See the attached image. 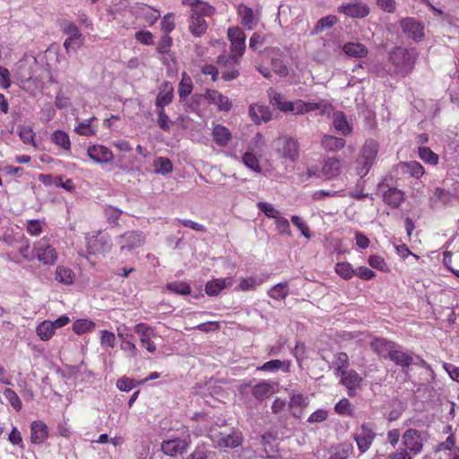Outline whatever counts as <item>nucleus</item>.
<instances>
[{"label":"nucleus","mask_w":459,"mask_h":459,"mask_svg":"<svg viewBox=\"0 0 459 459\" xmlns=\"http://www.w3.org/2000/svg\"><path fill=\"white\" fill-rule=\"evenodd\" d=\"M417 56V52L413 48H395L389 55L392 67L389 68L388 73L398 76H406L412 71Z\"/></svg>","instance_id":"obj_1"},{"label":"nucleus","mask_w":459,"mask_h":459,"mask_svg":"<svg viewBox=\"0 0 459 459\" xmlns=\"http://www.w3.org/2000/svg\"><path fill=\"white\" fill-rule=\"evenodd\" d=\"M227 34L230 42V55L218 56L217 63L222 67L238 64L246 50V34L240 28H229Z\"/></svg>","instance_id":"obj_2"},{"label":"nucleus","mask_w":459,"mask_h":459,"mask_svg":"<svg viewBox=\"0 0 459 459\" xmlns=\"http://www.w3.org/2000/svg\"><path fill=\"white\" fill-rule=\"evenodd\" d=\"M272 148L283 161L295 162L299 157V143L293 137L281 135L272 142Z\"/></svg>","instance_id":"obj_3"},{"label":"nucleus","mask_w":459,"mask_h":459,"mask_svg":"<svg viewBox=\"0 0 459 459\" xmlns=\"http://www.w3.org/2000/svg\"><path fill=\"white\" fill-rule=\"evenodd\" d=\"M215 13V8L211 4H204L202 7H196L191 10L188 30L195 37H201L207 30V22L204 16H212Z\"/></svg>","instance_id":"obj_4"},{"label":"nucleus","mask_w":459,"mask_h":459,"mask_svg":"<svg viewBox=\"0 0 459 459\" xmlns=\"http://www.w3.org/2000/svg\"><path fill=\"white\" fill-rule=\"evenodd\" d=\"M379 150V144L373 139L367 140L362 146L360 155L358 159L359 166L358 167V174L365 177L373 166Z\"/></svg>","instance_id":"obj_5"},{"label":"nucleus","mask_w":459,"mask_h":459,"mask_svg":"<svg viewBox=\"0 0 459 459\" xmlns=\"http://www.w3.org/2000/svg\"><path fill=\"white\" fill-rule=\"evenodd\" d=\"M405 450L413 455H419L423 450L424 442L427 440V434L416 429H408L402 437Z\"/></svg>","instance_id":"obj_6"},{"label":"nucleus","mask_w":459,"mask_h":459,"mask_svg":"<svg viewBox=\"0 0 459 459\" xmlns=\"http://www.w3.org/2000/svg\"><path fill=\"white\" fill-rule=\"evenodd\" d=\"M208 436L213 445L219 448H235L241 445L242 435L239 432L232 431L230 433H218L209 430Z\"/></svg>","instance_id":"obj_7"},{"label":"nucleus","mask_w":459,"mask_h":459,"mask_svg":"<svg viewBox=\"0 0 459 459\" xmlns=\"http://www.w3.org/2000/svg\"><path fill=\"white\" fill-rule=\"evenodd\" d=\"M87 249L90 254L105 253L112 247L111 237L107 233L98 232L86 238Z\"/></svg>","instance_id":"obj_8"},{"label":"nucleus","mask_w":459,"mask_h":459,"mask_svg":"<svg viewBox=\"0 0 459 459\" xmlns=\"http://www.w3.org/2000/svg\"><path fill=\"white\" fill-rule=\"evenodd\" d=\"M375 437L376 434L369 423L361 424L359 429L353 435V439L360 453H365L370 448Z\"/></svg>","instance_id":"obj_9"},{"label":"nucleus","mask_w":459,"mask_h":459,"mask_svg":"<svg viewBox=\"0 0 459 459\" xmlns=\"http://www.w3.org/2000/svg\"><path fill=\"white\" fill-rule=\"evenodd\" d=\"M145 241V237L141 231L131 230L119 235L116 238L117 244L120 247V251H130L133 248L141 247Z\"/></svg>","instance_id":"obj_10"},{"label":"nucleus","mask_w":459,"mask_h":459,"mask_svg":"<svg viewBox=\"0 0 459 459\" xmlns=\"http://www.w3.org/2000/svg\"><path fill=\"white\" fill-rule=\"evenodd\" d=\"M401 27L407 37L412 40L419 42L424 39V24L415 18L407 17L403 19Z\"/></svg>","instance_id":"obj_11"},{"label":"nucleus","mask_w":459,"mask_h":459,"mask_svg":"<svg viewBox=\"0 0 459 459\" xmlns=\"http://www.w3.org/2000/svg\"><path fill=\"white\" fill-rule=\"evenodd\" d=\"M338 13L354 19H362L368 15L369 7L360 0L342 4L337 8Z\"/></svg>","instance_id":"obj_12"},{"label":"nucleus","mask_w":459,"mask_h":459,"mask_svg":"<svg viewBox=\"0 0 459 459\" xmlns=\"http://www.w3.org/2000/svg\"><path fill=\"white\" fill-rule=\"evenodd\" d=\"M36 256L43 264H54L57 260L56 249L48 245L45 240H40L34 247Z\"/></svg>","instance_id":"obj_13"},{"label":"nucleus","mask_w":459,"mask_h":459,"mask_svg":"<svg viewBox=\"0 0 459 459\" xmlns=\"http://www.w3.org/2000/svg\"><path fill=\"white\" fill-rule=\"evenodd\" d=\"M204 98L209 104L216 106L219 111L229 112L232 108L230 99L216 90H206Z\"/></svg>","instance_id":"obj_14"},{"label":"nucleus","mask_w":459,"mask_h":459,"mask_svg":"<svg viewBox=\"0 0 459 459\" xmlns=\"http://www.w3.org/2000/svg\"><path fill=\"white\" fill-rule=\"evenodd\" d=\"M189 444L184 438H171L161 443V451L168 456H177L186 451Z\"/></svg>","instance_id":"obj_15"},{"label":"nucleus","mask_w":459,"mask_h":459,"mask_svg":"<svg viewBox=\"0 0 459 459\" xmlns=\"http://www.w3.org/2000/svg\"><path fill=\"white\" fill-rule=\"evenodd\" d=\"M87 153L93 161L100 164L108 163L114 159L112 151L101 144L90 146L87 150Z\"/></svg>","instance_id":"obj_16"},{"label":"nucleus","mask_w":459,"mask_h":459,"mask_svg":"<svg viewBox=\"0 0 459 459\" xmlns=\"http://www.w3.org/2000/svg\"><path fill=\"white\" fill-rule=\"evenodd\" d=\"M338 376L342 377V384L348 389V394L354 396L361 385L362 377L353 369L342 371Z\"/></svg>","instance_id":"obj_17"},{"label":"nucleus","mask_w":459,"mask_h":459,"mask_svg":"<svg viewBox=\"0 0 459 459\" xmlns=\"http://www.w3.org/2000/svg\"><path fill=\"white\" fill-rule=\"evenodd\" d=\"M333 126L342 136L351 134L353 130L351 119L342 111H335L333 113Z\"/></svg>","instance_id":"obj_18"},{"label":"nucleus","mask_w":459,"mask_h":459,"mask_svg":"<svg viewBox=\"0 0 459 459\" xmlns=\"http://www.w3.org/2000/svg\"><path fill=\"white\" fill-rule=\"evenodd\" d=\"M134 330L140 335V341L146 350L150 353H154L156 351V345L151 341V338L154 335L153 329L144 323H139L134 325Z\"/></svg>","instance_id":"obj_19"},{"label":"nucleus","mask_w":459,"mask_h":459,"mask_svg":"<svg viewBox=\"0 0 459 459\" xmlns=\"http://www.w3.org/2000/svg\"><path fill=\"white\" fill-rule=\"evenodd\" d=\"M48 437V428L42 420H34L30 424V441L32 444L40 445Z\"/></svg>","instance_id":"obj_20"},{"label":"nucleus","mask_w":459,"mask_h":459,"mask_svg":"<svg viewBox=\"0 0 459 459\" xmlns=\"http://www.w3.org/2000/svg\"><path fill=\"white\" fill-rule=\"evenodd\" d=\"M233 283L232 277L213 279L205 284V292L208 296H217L223 290L231 287Z\"/></svg>","instance_id":"obj_21"},{"label":"nucleus","mask_w":459,"mask_h":459,"mask_svg":"<svg viewBox=\"0 0 459 459\" xmlns=\"http://www.w3.org/2000/svg\"><path fill=\"white\" fill-rule=\"evenodd\" d=\"M396 342L388 341L385 338H375L371 343V350L383 357L390 356V353L395 348Z\"/></svg>","instance_id":"obj_22"},{"label":"nucleus","mask_w":459,"mask_h":459,"mask_svg":"<svg viewBox=\"0 0 459 459\" xmlns=\"http://www.w3.org/2000/svg\"><path fill=\"white\" fill-rule=\"evenodd\" d=\"M341 173L340 160L334 157L328 158L325 160L322 167V174L326 179H333Z\"/></svg>","instance_id":"obj_23"},{"label":"nucleus","mask_w":459,"mask_h":459,"mask_svg":"<svg viewBox=\"0 0 459 459\" xmlns=\"http://www.w3.org/2000/svg\"><path fill=\"white\" fill-rule=\"evenodd\" d=\"M389 359L396 365L402 368H408L413 363V356L401 350V346L396 343L395 348L390 353Z\"/></svg>","instance_id":"obj_24"},{"label":"nucleus","mask_w":459,"mask_h":459,"mask_svg":"<svg viewBox=\"0 0 459 459\" xmlns=\"http://www.w3.org/2000/svg\"><path fill=\"white\" fill-rule=\"evenodd\" d=\"M346 141L343 138L325 134L322 137L321 146L325 152H336L344 148Z\"/></svg>","instance_id":"obj_25"},{"label":"nucleus","mask_w":459,"mask_h":459,"mask_svg":"<svg viewBox=\"0 0 459 459\" xmlns=\"http://www.w3.org/2000/svg\"><path fill=\"white\" fill-rule=\"evenodd\" d=\"M290 360L272 359L257 367V370L264 372H277L281 370L285 373L290 370Z\"/></svg>","instance_id":"obj_26"},{"label":"nucleus","mask_w":459,"mask_h":459,"mask_svg":"<svg viewBox=\"0 0 459 459\" xmlns=\"http://www.w3.org/2000/svg\"><path fill=\"white\" fill-rule=\"evenodd\" d=\"M385 203L392 208H398L404 201V193L396 188L389 187L383 195Z\"/></svg>","instance_id":"obj_27"},{"label":"nucleus","mask_w":459,"mask_h":459,"mask_svg":"<svg viewBox=\"0 0 459 459\" xmlns=\"http://www.w3.org/2000/svg\"><path fill=\"white\" fill-rule=\"evenodd\" d=\"M453 195L450 191L441 187L435 188L433 195L430 197L432 206H446L452 202Z\"/></svg>","instance_id":"obj_28"},{"label":"nucleus","mask_w":459,"mask_h":459,"mask_svg":"<svg viewBox=\"0 0 459 459\" xmlns=\"http://www.w3.org/2000/svg\"><path fill=\"white\" fill-rule=\"evenodd\" d=\"M268 97L270 104L275 106L282 112H290V108H292V101L286 100L281 93L273 89H270L268 91Z\"/></svg>","instance_id":"obj_29"},{"label":"nucleus","mask_w":459,"mask_h":459,"mask_svg":"<svg viewBox=\"0 0 459 459\" xmlns=\"http://www.w3.org/2000/svg\"><path fill=\"white\" fill-rule=\"evenodd\" d=\"M251 393L255 399L263 401L273 393V386L270 382L262 380L252 387Z\"/></svg>","instance_id":"obj_30"},{"label":"nucleus","mask_w":459,"mask_h":459,"mask_svg":"<svg viewBox=\"0 0 459 459\" xmlns=\"http://www.w3.org/2000/svg\"><path fill=\"white\" fill-rule=\"evenodd\" d=\"M212 137L219 146H226L231 139V133L222 125H215L212 128Z\"/></svg>","instance_id":"obj_31"},{"label":"nucleus","mask_w":459,"mask_h":459,"mask_svg":"<svg viewBox=\"0 0 459 459\" xmlns=\"http://www.w3.org/2000/svg\"><path fill=\"white\" fill-rule=\"evenodd\" d=\"M342 49L348 56L357 58L364 57L368 54L367 48L363 44L358 42L346 43Z\"/></svg>","instance_id":"obj_32"},{"label":"nucleus","mask_w":459,"mask_h":459,"mask_svg":"<svg viewBox=\"0 0 459 459\" xmlns=\"http://www.w3.org/2000/svg\"><path fill=\"white\" fill-rule=\"evenodd\" d=\"M61 30L64 34L67 35V39L82 42V34L75 23L69 21H64L61 23Z\"/></svg>","instance_id":"obj_33"},{"label":"nucleus","mask_w":459,"mask_h":459,"mask_svg":"<svg viewBox=\"0 0 459 459\" xmlns=\"http://www.w3.org/2000/svg\"><path fill=\"white\" fill-rule=\"evenodd\" d=\"M165 90L159 92L155 105L157 108H165L169 104H170L173 100V88L168 82L165 83Z\"/></svg>","instance_id":"obj_34"},{"label":"nucleus","mask_w":459,"mask_h":459,"mask_svg":"<svg viewBox=\"0 0 459 459\" xmlns=\"http://www.w3.org/2000/svg\"><path fill=\"white\" fill-rule=\"evenodd\" d=\"M74 272L68 267L57 266L56 269L55 279L62 284H72L74 281Z\"/></svg>","instance_id":"obj_35"},{"label":"nucleus","mask_w":459,"mask_h":459,"mask_svg":"<svg viewBox=\"0 0 459 459\" xmlns=\"http://www.w3.org/2000/svg\"><path fill=\"white\" fill-rule=\"evenodd\" d=\"M51 141L63 150L69 151L71 149V141L69 135L63 130H56L51 134Z\"/></svg>","instance_id":"obj_36"},{"label":"nucleus","mask_w":459,"mask_h":459,"mask_svg":"<svg viewBox=\"0 0 459 459\" xmlns=\"http://www.w3.org/2000/svg\"><path fill=\"white\" fill-rule=\"evenodd\" d=\"M270 298L276 300H282L289 295V285L287 281L279 282L268 290Z\"/></svg>","instance_id":"obj_37"},{"label":"nucleus","mask_w":459,"mask_h":459,"mask_svg":"<svg viewBox=\"0 0 459 459\" xmlns=\"http://www.w3.org/2000/svg\"><path fill=\"white\" fill-rule=\"evenodd\" d=\"M352 451V445L341 444L333 448L328 459H347Z\"/></svg>","instance_id":"obj_38"},{"label":"nucleus","mask_w":459,"mask_h":459,"mask_svg":"<svg viewBox=\"0 0 459 459\" xmlns=\"http://www.w3.org/2000/svg\"><path fill=\"white\" fill-rule=\"evenodd\" d=\"M36 333L41 341H48L55 334L56 331L50 321L45 320L37 326Z\"/></svg>","instance_id":"obj_39"},{"label":"nucleus","mask_w":459,"mask_h":459,"mask_svg":"<svg viewBox=\"0 0 459 459\" xmlns=\"http://www.w3.org/2000/svg\"><path fill=\"white\" fill-rule=\"evenodd\" d=\"M104 216L107 220V222L112 227H116L118 225V221L122 214V211L112 205H106L104 207Z\"/></svg>","instance_id":"obj_40"},{"label":"nucleus","mask_w":459,"mask_h":459,"mask_svg":"<svg viewBox=\"0 0 459 459\" xmlns=\"http://www.w3.org/2000/svg\"><path fill=\"white\" fill-rule=\"evenodd\" d=\"M0 241H3L4 244L8 246L14 247L19 242V238L15 236L13 229L12 227H1Z\"/></svg>","instance_id":"obj_41"},{"label":"nucleus","mask_w":459,"mask_h":459,"mask_svg":"<svg viewBox=\"0 0 459 459\" xmlns=\"http://www.w3.org/2000/svg\"><path fill=\"white\" fill-rule=\"evenodd\" d=\"M154 170L158 174L165 175L172 172L173 165L169 159L160 157L153 162Z\"/></svg>","instance_id":"obj_42"},{"label":"nucleus","mask_w":459,"mask_h":459,"mask_svg":"<svg viewBox=\"0 0 459 459\" xmlns=\"http://www.w3.org/2000/svg\"><path fill=\"white\" fill-rule=\"evenodd\" d=\"M402 169L404 173H408L415 178H420L424 174L423 167L417 161L403 163Z\"/></svg>","instance_id":"obj_43"},{"label":"nucleus","mask_w":459,"mask_h":459,"mask_svg":"<svg viewBox=\"0 0 459 459\" xmlns=\"http://www.w3.org/2000/svg\"><path fill=\"white\" fill-rule=\"evenodd\" d=\"M242 161L249 169L256 173L262 172L259 160L253 152H246L242 156Z\"/></svg>","instance_id":"obj_44"},{"label":"nucleus","mask_w":459,"mask_h":459,"mask_svg":"<svg viewBox=\"0 0 459 459\" xmlns=\"http://www.w3.org/2000/svg\"><path fill=\"white\" fill-rule=\"evenodd\" d=\"M333 364L335 367V373L338 376L342 373V371H346L349 368V356L345 352H338L334 356Z\"/></svg>","instance_id":"obj_45"},{"label":"nucleus","mask_w":459,"mask_h":459,"mask_svg":"<svg viewBox=\"0 0 459 459\" xmlns=\"http://www.w3.org/2000/svg\"><path fill=\"white\" fill-rule=\"evenodd\" d=\"M96 119L97 118L95 117H91L85 121L80 122L78 126H75L74 132L83 136L94 135L96 131L92 128L91 123Z\"/></svg>","instance_id":"obj_46"},{"label":"nucleus","mask_w":459,"mask_h":459,"mask_svg":"<svg viewBox=\"0 0 459 459\" xmlns=\"http://www.w3.org/2000/svg\"><path fill=\"white\" fill-rule=\"evenodd\" d=\"M306 108L307 113L319 110L321 115H326L332 111L333 107L324 100L320 102L306 101Z\"/></svg>","instance_id":"obj_47"},{"label":"nucleus","mask_w":459,"mask_h":459,"mask_svg":"<svg viewBox=\"0 0 459 459\" xmlns=\"http://www.w3.org/2000/svg\"><path fill=\"white\" fill-rule=\"evenodd\" d=\"M95 323L88 319H78L73 324V331L77 334H83L91 332Z\"/></svg>","instance_id":"obj_48"},{"label":"nucleus","mask_w":459,"mask_h":459,"mask_svg":"<svg viewBox=\"0 0 459 459\" xmlns=\"http://www.w3.org/2000/svg\"><path fill=\"white\" fill-rule=\"evenodd\" d=\"M192 80L189 76L184 74L178 85V95L180 100H183L185 98H186L192 92Z\"/></svg>","instance_id":"obj_49"},{"label":"nucleus","mask_w":459,"mask_h":459,"mask_svg":"<svg viewBox=\"0 0 459 459\" xmlns=\"http://www.w3.org/2000/svg\"><path fill=\"white\" fill-rule=\"evenodd\" d=\"M239 13L241 15L242 25L247 27L248 30H252L256 24L253 10L248 7H243L239 10Z\"/></svg>","instance_id":"obj_50"},{"label":"nucleus","mask_w":459,"mask_h":459,"mask_svg":"<svg viewBox=\"0 0 459 459\" xmlns=\"http://www.w3.org/2000/svg\"><path fill=\"white\" fill-rule=\"evenodd\" d=\"M3 394L5 400L12 405V407L16 411H21L22 407V403L18 394L13 389L5 388Z\"/></svg>","instance_id":"obj_51"},{"label":"nucleus","mask_w":459,"mask_h":459,"mask_svg":"<svg viewBox=\"0 0 459 459\" xmlns=\"http://www.w3.org/2000/svg\"><path fill=\"white\" fill-rule=\"evenodd\" d=\"M167 289L176 294L188 295L191 292L189 284L184 281H172L168 283Z\"/></svg>","instance_id":"obj_52"},{"label":"nucleus","mask_w":459,"mask_h":459,"mask_svg":"<svg viewBox=\"0 0 459 459\" xmlns=\"http://www.w3.org/2000/svg\"><path fill=\"white\" fill-rule=\"evenodd\" d=\"M351 264L346 262L337 263L335 265L336 273L345 280L351 279L354 275Z\"/></svg>","instance_id":"obj_53"},{"label":"nucleus","mask_w":459,"mask_h":459,"mask_svg":"<svg viewBox=\"0 0 459 459\" xmlns=\"http://www.w3.org/2000/svg\"><path fill=\"white\" fill-rule=\"evenodd\" d=\"M100 342L103 348L113 349L116 345V335L108 330H101L100 332Z\"/></svg>","instance_id":"obj_54"},{"label":"nucleus","mask_w":459,"mask_h":459,"mask_svg":"<svg viewBox=\"0 0 459 459\" xmlns=\"http://www.w3.org/2000/svg\"><path fill=\"white\" fill-rule=\"evenodd\" d=\"M419 156L423 161L430 165H436L438 162L437 154L433 152L429 147H420Z\"/></svg>","instance_id":"obj_55"},{"label":"nucleus","mask_w":459,"mask_h":459,"mask_svg":"<svg viewBox=\"0 0 459 459\" xmlns=\"http://www.w3.org/2000/svg\"><path fill=\"white\" fill-rule=\"evenodd\" d=\"M257 208L268 218L278 219L280 216V212L275 209L272 204L266 202H259L257 204Z\"/></svg>","instance_id":"obj_56"},{"label":"nucleus","mask_w":459,"mask_h":459,"mask_svg":"<svg viewBox=\"0 0 459 459\" xmlns=\"http://www.w3.org/2000/svg\"><path fill=\"white\" fill-rule=\"evenodd\" d=\"M21 246L18 247L19 253L26 261H31L33 256L30 255V243L29 239L23 235L19 236V242Z\"/></svg>","instance_id":"obj_57"},{"label":"nucleus","mask_w":459,"mask_h":459,"mask_svg":"<svg viewBox=\"0 0 459 459\" xmlns=\"http://www.w3.org/2000/svg\"><path fill=\"white\" fill-rule=\"evenodd\" d=\"M157 115H158V125L160 128L164 131H169L170 129V125L172 122L169 120V116L165 113V109L163 108H157Z\"/></svg>","instance_id":"obj_58"},{"label":"nucleus","mask_w":459,"mask_h":459,"mask_svg":"<svg viewBox=\"0 0 459 459\" xmlns=\"http://www.w3.org/2000/svg\"><path fill=\"white\" fill-rule=\"evenodd\" d=\"M212 452L203 446H197L186 459H211Z\"/></svg>","instance_id":"obj_59"},{"label":"nucleus","mask_w":459,"mask_h":459,"mask_svg":"<svg viewBox=\"0 0 459 459\" xmlns=\"http://www.w3.org/2000/svg\"><path fill=\"white\" fill-rule=\"evenodd\" d=\"M368 263L369 264V265L372 268H375L377 270H379L382 272H385L387 270L386 263H385V259L380 255H370L368 259Z\"/></svg>","instance_id":"obj_60"},{"label":"nucleus","mask_w":459,"mask_h":459,"mask_svg":"<svg viewBox=\"0 0 459 459\" xmlns=\"http://www.w3.org/2000/svg\"><path fill=\"white\" fill-rule=\"evenodd\" d=\"M43 221L30 220L27 222L26 230L31 236H39L42 232Z\"/></svg>","instance_id":"obj_61"},{"label":"nucleus","mask_w":459,"mask_h":459,"mask_svg":"<svg viewBox=\"0 0 459 459\" xmlns=\"http://www.w3.org/2000/svg\"><path fill=\"white\" fill-rule=\"evenodd\" d=\"M55 115H56V109L50 102H48L43 105V107L40 110V119L43 122H45V123L49 122L51 119L54 118Z\"/></svg>","instance_id":"obj_62"},{"label":"nucleus","mask_w":459,"mask_h":459,"mask_svg":"<svg viewBox=\"0 0 459 459\" xmlns=\"http://www.w3.org/2000/svg\"><path fill=\"white\" fill-rule=\"evenodd\" d=\"M337 22V18L334 15H327L325 17H322L316 26V30L317 31H321L325 28H331Z\"/></svg>","instance_id":"obj_63"},{"label":"nucleus","mask_w":459,"mask_h":459,"mask_svg":"<svg viewBox=\"0 0 459 459\" xmlns=\"http://www.w3.org/2000/svg\"><path fill=\"white\" fill-rule=\"evenodd\" d=\"M18 134L24 143H34V133L30 126H23L19 128Z\"/></svg>","instance_id":"obj_64"}]
</instances>
